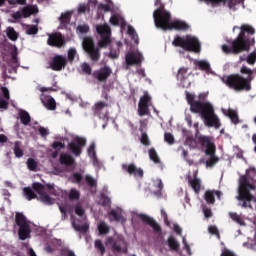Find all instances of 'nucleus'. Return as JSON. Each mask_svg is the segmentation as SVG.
Segmentation results:
<instances>
[{
	"mask_svg": "<svg viewBox=\"0 0 256 256\" xmlns=\"http://www.w3.org/2000/svg\"><path fill=\"white\" fill-rule=\"evenodd\" d=\"M80 197H81V192H79V190L75 188H72L68 193L69 201H79Z\"/></svg>",
	"mask_w": 256,
	"mask_h": 256,
	"instance_id": "72a5a7b5",
	"label": "nucleus"
},
{
	"mask_svg": "<svg viewBox=\"0 0 256 256\" xmlns=\"http://www.w3.org/2000/svg\"><path fill=\"white\" fill-rule=\"evenodd\" d=\"M240 73L241 74L234 73L224 76L222 81L228 89H231L236 93H243V91L249 93V91L253 89L251 83H253V79H255L254 75H256V68L251 69L247 66H242L240 68Z\"/></svg>",
	"mask_w": 256,
	"mask_h": 256,
	"instance_id": "f03ea898",
	"label": "nucleus"
},
{
	"mask_svg": "<svg viewBox=\"0 0 256 256\" xmlns=\"http://www.w3.org/2000/svg\"><path fill=\"white\" fill-rule=\"evenodd\" d=\"M110 231H111V227H109L108 224L105 223L104 221L98 224L99 235H107L108 233H110Z\"/></svg>",
	"mask_w": 256,
	"mask_h": 256,
	"instance_id": "7c9ffc66",
	"label": "nucleus"
},
{
	"mask_svg": "<svg viewBox=\"0 0 256 256\" xmlns=\"http://www.w3.org/2000/svg\"><path fill=\"white\" fill-rule=\"evenodd\" d=\"M188 71H189V68H186V67L180 68L178 70L176 79L178 81H181V83H183V81H185V79H187V77H189Z\"/></svg>",
	"mask_w": 256,
	"mask_h": 256,
	"instance_id": "c756f323",
	"label": "nucleus"
},
{
	"mask_svg": "<svg viewBox=\"0 0 256 256\" xmlns=\"http://www.w3.org/2000/svg\"><path fill=\"white\" fill-rule=\"evenodd\" d=\"M95 247L100 251L101 255H105V246L100 239L95 241Z\"/></svg>",
	"mask_w": 256,
	"mask_h": 256,
	"instance_id": "6e6d98bb",
	"label": "nucleus"
},
{
	"mask_svg": "<svg viewBox=\"0 0 256 256\" xmlns=\"http://www.w3.org/2000/svg\"><path fill=\"white\" fill-rule=\"evenodd\" d=\"M47 44L51 47H62L63 35L61 33L49 34Z\"/></svg>",
	"mask_w": 256,
	"mask_h": 256,
	"instance_id": "5701e85b",
	"label": "nucleus"
},
{
	"mask_svg": "<svg viewBox=\"0 0 256 256\" xmlns=\"http://www.w3.org/2000/svg\"><path fill=\"white\" fill-rule=\"evenodd\" d=\"M164 140L168 145H173V143H175V137L169 132L164 134Z\"/></svg>",
	"mask_w": 256,
	"mask_h": 256,
	"instance_id": "603ef678",
	"label": "nucleus"
},
{
	"mask_svg": "<svg viewBox=\"0 0 256 256\" xmlns=\"http://www.w3.org/2000/svg\"><path fill=\"white\" fill-rule=\"evenodd\" d=\"M33 189L38 193V201H41L44 205H53L55 203V200L45 193V186L40 183H34Z\"/></svg>",
	"mask_w": 256,
	"mask_h": 256,
	"instance_id": "4468645a",
	"label": "nucleus"
},
{
	"mask_svg": "<svg viewBox=\"0 0 256 256\" xmlns=\"http://www.w3.org/2000/svg\"><path fill=\"white\" fill-rule=\"evenodd\" d=\"M82 71L86 75H91V71H92L91 66L89 64H87V63H83L82 64Z\"/></svg>",
	"mask_w": 256,
	"mask_h": 256,
	"instance_id": "69168bd1",
	"label": "nucleus"
},
{
	"mask_svg": "<svg viewBox=\"0 0 256 256\" xmlns=\"http://www.w3.org/2000/svg\"><path fill=\"white\" fill-rule=\"evenodd\" d=\"M229 217L230 219H232V221H235V223H238V225H245V221L243 220V218H241L239 214L235 212H230Z\"/></svg>",
	"mask_w": 256,
	"mask_h": 256,
	"instance_id": "ea45409f",
	"label": "nucleus"
},
{
	"mask_svg": "<svg viewBox=\"0 0 256 256\" xmlns=\"http://www.w3.org/2000/svg\"><path fill=\"white\" fill-rule=\"evenodd\" d=\"M113 73V70H111V67L104 66L100 68L99 70H96L93 72L94 79H97L100 83H106L109 77H111V74Z\"/></svg>",
	"mask_w": 256,
	"mask_h": 256,
	"instance_id": "2eb2a0df",
	"label": "nucleus"
},
{
	"mask_svg": "<svg viewBox=\"0 0 256 256\" xmlns=\"http://www.w3.org/2000/svg\"><path fill=\"white\" fill-rule=\"evenodd\" d=\"M19 117L23 125H29V123H31V116H29L27 111L20 110Z\"/></svg>",
	"mask_w": 256,
	"mask_h": 256,
	"instance_id": "2f4dec72",
	"label": "nucleus"
},
{
	"mask_svg": "<svg viewBox=\"0 0 256 256\" xmlns=\"http://www.w3.org/2000/svg\"><path fill=\"white\" fill-rule=\"evenodd\" d=\"M64 64L65 57L57 55L49 62L47 69H52L53 71H61V69H63Z\"/></svg>",
	"mask_w": 256,
	"mask_h": 256,
	"instance_id": "4be33fe9",
	"label": "nucleus"
},
{
	"mask_svg": "<svg viewBox=\"0 0 256 256\" xmlns=\"http://www.w3.org/2000/svg\"><path fill=\"white\" fill-rule=\"evenodd\" d=\"M202 211L206 219H210V217H213V211L211 210V208L207 206H202Z\"/></svg>",
	"mask_w": 256,
	"mask_h": 256,
	"instance_id": "052dcab7",
	"label": "nucleus"
},
{
	"mask_svg": "<svg viewBox=\"0 0 256 256\" xmlns=\"http://www.w3.org/2000/svg\"><path fill=\"white\" fill-rule=\"evenodd\" d=\"M74 213L78 215L84 223L87 221V215H85V209L81 203H77L74 206Z\"/></svg>",
	"mask_w": 256,
	"mask_h": 256,
	"instance_id": "cd10ccee",
	"label": "nucleus"
},
{
	"mask_svg": "<svg viewBox=\"0 0 256 256\" xmlns=\"http://www.w3.org/2000/svg\"><path fill=\"white\" fill-rule=\"evenodd\" d=\"M94 117H99L100 119H109V103L104 101L96 102L92 107Z\"/></svg>",
	"mask_w": 256,
	"mask_h": 256,
	"instance_id": "9b49d317",
	"label": "nucleus"
},
{
	"mask_svg": "<svg viewBox=\"0 0 256 256\" xmlns=\"http://www.w3.org/2000/svg\"><path fill=\"white\" fill-rule=\"evenodd\" d=\"M109 216L113 217L114 221H124L123 215L121 212H117L116 210H111L109 212Z\"/></svg>",
	"mask_w": 256,
	"mask_h": 256,
	"instance_id": "a18cd8bd",
	"label": "nucleus"
},
{
	"mask_svg": "<svg viewBox=\"0 0 256 256\" xmlns=\"http://www.w3.org/2000/svg\"><path fill=\"white\" fill-rule=\"evenodd\" d=\"M140 141L142 145H145L146 147H149V145H151V142L149 141V136L147 135V133H142Z\"/></svg>",
	"mask_w": 256,
	"mask_h": 256,
	"instance_id": "680f3d73",
	"label": "nucleus"
},
{
	"mask_svg": "<svg viewBox=\"0 0 256 256\" xmlns=\"http://www.w3.org/2000/svg\"><path fill=\"white\" fill-rule=\"evenodd\" d=\"M29 171H37L39 169V163L33 158H29L26 162Z\"/></svg>",
	"mask_w": 256,
	"mask_h": 256,
	"instance_id": "c9c22d12",
	"label": "nucleus"
},
{
	"mask_svg": "<svg viewBox=\"0 0 256 256\" xmlns=\"http://www.w3.org/2000/svg\"><path fill=\"white\" fill-rule=\"evenodd\" d=\"M72 227L77 231L78 233H81L82 235H85L89 231V224L85 222L84 224H79L77 220L72 221Z\"/></svg>",
	"mask_w": 256,
	"mask_h": 256,
	"instance_id": "bb28decb",
	"label": "nucleus"
},
{
	"mask_svg": "<svg viewBox=\"0 0 256 256\" xmlns=\"http://www.w3.org/2000/svg\"><path fill=\"white\" fill-rule=\"evenodd\" d=\"M52 88H45L41 87L39 90L41 91L42 95H40V100L44 107L48 109V111H55L57 108V102L55 99L50 95H47V91H51Z\"/></svg>",
	"mask_w": 256,
	"mask_h": 256,
	"instance_id": "f8f14e48",
	"label": "nucleus"
},
{
	"mask_svg": "<svg viewBox=\"0 0 256 256\" xmlns=\"http://www.w3.org/2000/svg\"><path fill=\"white\" fill-rule=\"evenodd\" d=\"M35 13H39V8H37V6H26L22 9V11L13 13L12 17L17 21L22 19V17L27 19V17H31V15H35Z\"/></svg>",
	"mask_w": 256,
	"mask_h": 256,
	"instance_id": "dca6fc26",
	"label": "nucleus"
},
{
	"mask_svg": "<svg viewBox=\"0 0 256 256\" xmlns=\"http://www.w3.org/2000/svg\"><path fill=\"white\" fill-rule=\"evenodd\" d=\"M14 155L18 158L23 157V150L21 149V142H16L14 145Z\"/></svg>",
	"mask_w": 256,
	"mask_h": 256,
	"instance_id": "49530a36",
	"label": "nucleus"
},
{
	"mask_svg": "<svg viewBox=\"0 0 256 256\" xmlns=\"http://www.w3.org/2000/svg\"><path fill=\"white\" fill-rule=\"evenodd\" d=\"M23 193L27 201H31V199H35V197H37V195H35V192L31 190V188H24Z\"/></svg>",
	"mask_w": 256,
	"mask_h": 256,
	"instance_id": "37998d69",
	"label": "nucleus"
},
{
	"mask_svg": "<svg viewBox=\"0 0 256 256\" xmlns=\"http://www.w3.org/2000/svg\"><path fill=\"white\" fill-rule=\"evenodd\" d=\"M220 256H236V255H235V252H233V251H231V250L225 248V249L222 251V253H221Z\"/></svg>",
	"mask_w": 256,
	"mask_h": 256,
	"instance_id": "774afa93",
	"label": "nucleus"
},
{
	"mask_svg": "<svg viewBox=\"0 0 256 256\" xmlns=\"http://www.w3.org/2000/svg\"><path fill=\"white\" fill-rule=\"evenodd\" d=\"M155 7H158V8L154 11L153 17H154V23L157 27V23H161L163 21V17L165 13H169V12L165 10V4H163L161 0L155 1Z\"/></svg>",
	"mask_w": 256,
	"mask_h": 256,
	"instance_id": "a211bd4d",
	"label": "nucleus"
},
{
	"mask_svg": "<svg viewBox=\"0 0 256 256\" xmlns=\"http://www.w3.org/2000/svg\"><path fill=\"white\" fill-rule=\"evenodd\" d=\"M85 182L87 183L88 187H97V180H95V178L89 174L85 176Z\"/></svg>",
	"mask_w": 256,
	"mask_h": 256,
	"instance_id": "de8ad7c7",
	"label": "nucleus"
},
{
	"mask_svg": "<svg viewBox=\"0 0 256 256\" xmlns=\"http://www.w3.org/2000/svg\"><path fill=\"white\" fill-rule=\"evenodd\" d=\"M77 31H79V33H81L82 35H85V34L89 33V31H90L89 25H87V24L78 25Z\"/></svg>",
	"mask_w": 256,
	"mask_h": 256,
	"instance_id": "4d7b16f0",
	"label": "nucleus"
},
{
	"mask_svg": "<svg viewBox=\"0 0 256 256\" xmlns=\"http://www.w3.org/2000/svg\"><path fill=\"white\" fill-rule=\"evenodd\" d=\"M82 47L87 55H89L91 61L94 63H97V61L101 59V52L99 51L98 47H95V40H93V37H84Z\"/></svg>",
	"mask_w": 256,
	"mask_h": 256,
	"instance_id": "1a4fd4ad",
	"label": "nucleus"
},
{
	"mask_svg": "<svg viewBox=\"0 0 256 256\" xmlns=\"http://www.w3.org/2000/svg\"><path fill=\"white\" fill-rule=\"evenodd\" d=\"M190 187L195 191V193H199L201 191V180L199 178H194L189 181Z\"/></svg>",
	"mask_w": 256,
	"mask_h": 256,
	"instance_id": "f704fd0d",
	"label": "nucleus"
},
{
	"mask_svg": "<svg viewBox=\"0 0 256 256\" xmlns=\"http://www.w3.org/2000/svg\"><path fill=\"white\" fill-rule=\"evenodd\" d=\"M149 113V105L138 104V115L140 117H145V115H149Z\"/></svg>",
	"mask_w": 256,
	"mask_h": 256,
	"instance_id": "4c0bfd02",
	"label": "nucleus"
},
{
	"mask_svg": "<svg viewBox=\"0 0 256 256\" xmlns=\"http://www.w3.org/2000/svg\"><path fill=\"white\" fill-rule=\"evenodd\" d=\"M87 146V138L75 136L71 142L68 143L67 149L71 154H65V171H75L77 162L75 157H81L83 148Z\"/></svg>",
	"mask_w": 256,
	"mask_h": 256,
	"instance_id": "39448f33",
	"label": "nucleus"
},
{
	"mask_svg": "<svg viewBox=\"0 0 256 256\" xmlns=\"http://www.w3.org/2000/svg\"><path fill=\"white\" fill-rule=\"evenodd\" d=\"M172 45L174 47H181V49H184V51H188L189 53H201V43L199 42V39L191 35L183 37L179 35L175 36Z\"/></svg>",
	"mask_w": 256,
	"mask_h": 256,
	"instance_id": "423d86ee",
	"label": "nucleus"
},
{
	"mask_svg": "<svg viewBox=\"0 0 256 256\" xmlns=\"http://www.w3.org/2000/svg\"><path fill=\"white\" fill-rule=\"evenodd\" d=\"M185 145L188 147H195V138L188 136L185 140Z\"/></svg>",
	"mask_w": 256,
	"mask_h": 256,
	"instance_id": "338daca9",
	"label": "nucleus"
},
{
	"mask_svg": "<svg viewBox=\"0 0 256 256\" xmlns=\"http://www.w3.org/2000/svg\"><path fill=\"white\" fill-rule=\"evenodd\" d=\"M68 181H70V183H74L75 185H81V183H83V174H81V172H74L68 177Z\"/></svg>",
	"mask_w": 256,
	"mask_h": 256,
	"instance_id": "c85d7f7f",
	"label": "nucleus"
},
{
	"mask_svg": "<svg viewBox=\"0 0 256 256\" xmlns=\"http://www.w3.org/2000/svg\"><path fill=\"white\" fill-rule=\"evenodd\" d=\"M52 147L54 149V152L52 154L53 159H57V157H60V163L62 165H64L65 164V154L63 153V149H64L63 143L54 142L52 144Z\"/></svg>",
	"mask_w": 256,
	"mask_h": 256,
	"instance_id": "412c9836",
	"label": "nucleus"
},
{
	"mask_svg": "<svg viewBox=\"0 0 256 256\" xmlns=\"http://www.w3.org/2000/svg\"><path fill=\"white\" fill-rule=\"evenodd\" d=\"M168 247L171 249V251H179V242L175 239V237L170 236L167 240Z\"/></svg>",
	"mask_w": 256,
	"mask_h": 256,
	"instance_id": "473e14b6",
	"label": "nucleus"
},
{
	"mask_svg": "<svg viewBox=\"0 0 256 256\" xmlns=\"http://www.w3.org/2000/svg\"><path fill=\"white\" fill-rule=\"evenodd\" d=\"M151 103V96H149V93H144V95L140 98V101L138 104L140 105H149Z\"/></svg>",
	"mask_w": 256,
	"mask_h": 256,
	"instance_id": "09e8293b",
	"label": "nucleus"
},
{
	"mask_svg": "<svg viewBox=\"0 0 256 256\" xmlns=\"http://www.w3.org/2000/svg\"><path fill=\"white\" fill-rule=\"evenodd\" d=\"M125 69L129 70V67L138 66L141 67V63H143V55L137 52H127L125 55Z\"/></svg>",
	"mask_w": 256,
	"mask_h": 256,
	"instance_id": "ddd939ff",
	"label": "nucleus"
},
{
	"mask_svg": "<svg viewBox=\"0 0 256 256\" xmlns=\"http://www.w3.org/2000/svg\"><path fill=\"white\" fill-rule=\"evenodd\" d=\"M107 243L112 244V251L116 253H121V244L125 243V240L123 238H118L117 240H114L113 237L107 238Z\"/></svg>",
	"mask_w": 256,
	"mask_h": 256,
	"instance_id": "a878e982",
	"label": "nucleus"
},
{
	"mask_svg": "<svg viewBox=\"0 0 256 256\" xmlns=\"http://www.w3.org/2000/svg\"><path fill=\"white\" fill-rule=\"evenodd\" d=\"M39 30L37 29V26H29L26 30L27 35H37V32Z\"/></svg>",
	"mask_w": 256,
	"mask_h": 256,
	"instance_id": "0e129e2a",
	"label": "nucleus"
},
{
	"mask_svg": "<svg viewBox=\"0 0 256 256\" xmlns=\"http://www.w3.org/2000/svg\"><path fill=\"white\" fill-rule=\"evenodd\" d=\"M163 21L157 23V28L163 31H189V24L183 20H173L171 21V13H165L162 16Z\"/></svg>",
	"mask_w": 256,
	"mask_h": 256,
	"instance_id": "0eeeda50",
	"label": "nucleus"
},
{
	"mask_svg": "<svg viewBox=\"0 0 256 256\" xmlns=\"http://www.w3.org/2000/svg\"><path fill=\"white\" fill-rule=\"evenodd\" d=\"M228 117H229V119H231V121L234 125H237V123H239V115L237 114V111H235L233 109H229Z\"/></svg>",
	"mask_w": 256,
	"mask_h": 256,
	"instance_id": "a19ab883",
	"label": "nucleus"
},
{
	"mask_svg": "<svg viewBox=\"0 0 256 256\" xmlns=\"http://www.w3.org/2000/svg\"><path fill=\"white\" fill-rule=\"evenodd\" d=\"M246 63H248V65H255V63H256V51L251 52L247 56Z\"/></svg>",
	"mask_w": 256,
	"mask_h": 256,
	"instance_id": "3c124183",
	"label": "nucleus"
},
{
	"mask_svg": "<svg viewBox=\"0 0 256 256\" xmlns=\"http://www.w3.org/2000/svg\"><path fill=\"white\" fill-rule=\"evenodd\" d=\"M127 33L131 37V39L134 40V43H139V35H137V32L135 31V28H133V26H128Z\"/></svg>",
	"mask_w": 256,
	"mask_h": 256,
	"instance_id": "79ce46f5",
	"label": "nucleus"
},
{
	"mask_svg": "<svg viewBox=\"0 0 256 256\" xmlns=\"http://www.w3.org/2000/svg\"><path fill=\"white\" fill-rule=\"evenodd\" d=\"M137 217H138V219L142 220V223L152 227V229L155 233H161V231H162L161 225H159V223H157V221H155V219L151 218V216H149L147 214H138Z\"/></svg>",
	"mask_w": 256,
	"mask_h": 256,
	"instance_id": "6ab92c4d",
	"label": "nucleus"
},
{
	"mask_svg": "<svg viewBox=\"0 0 256 256\" xmlns=\"http://www.w3.org/2000/svg\"><path fill=\"white\" fill-rule=\"evenodd\" d=\"M19 65V59L17 58V48H14V52H12V60L10 62V67L13 69H17Z\"/></svg>",
	"mask_w": 256,
	"mask_h": 256,
	"instance_id": "c03bdc74",
	"label": "nucleus"
},
{
	"mask_svg": "<svg viewBox=\"0 0 256 256\" xmlns=\"http://www.w3.org/2000/svg\"><path fill=\"white\" fill-rule=\"evenodd\" d=\"M87 151L89 157H91L92 159H96L97 152H95V143L90 144Z\"/></svg>",
	"mask_w": 256,
	"mask_h": 256,
	"instance_id": "bf43d9fd",
	"label": "nucleus"
},
{
	"mask_svg": "<svg viewBox=\"0 0 256 256\" xmlns=\"http://www.w3.org/2000/svg\"><path fill=\"white\" fill-rule=\"evenodd\" d=\"M6 35L8 39H10L11 41H17V37H19V35L17 34L13 27H8L6 29Z\"/></svg>",
	"mask_w": 256,
	"mask_h": 256,
	"instance_id": "e433bc0d",
	"label": "nucleus"
},
{
	"mask_svg": "<svg viewBox=\"0 0 256 256\" xmlns=\"http://www.w3.org/2000/svg\"><path fill=\"white\" fill-rule=\"evenodd\" d=\"M16 225L19 227L18 235L19 239L22 241H25V239H29L31 237V227H33V224L31 222L27 221V218L23 213H16Z\"/></svg>",
	"mask_w": 256,
	"mask_h": 256,
	"instance_id": "6e6552de",
	"label": "nucleus"
},
{
	"mask_svg": "<svg viewBox=\"0 0 256 256\" xmlns=\"http://www.w3.org/2000/svg\"><path fill=\"white\" fill-rule=\"evenodd\" d=\"M123 171H126V173H129L130 175H133V177H136L137 179H143V175H145V172H143L142 168H138L135 164H122Z\"/></svg>",
	"mask_w": 256,
	"mask_h": 256,
	"instance_id": "aec40b11",
	"label": "nucleus"
},
{
	"mask_svg": "<svg viewBox=\"0 0 256 256\" xmlns=\"http://www.w3.org/2000/svg\"><path fill=\"white\" fill-rule=\"evenodd\" d=\"M101 203L102 207H108V205H111V198L105 194H101Z\"/></svg>",
	"mask_w": 256,
	"mask_h": 256,
	"instance_id": "13d9d810",
	"label": "nucleus"
},
{
	"mask_svg": "<svg viewBox=\"0 0 256 256\" xmlns=\"http://www.w3.org/2000/svg\"><path fill=\"white\" fill-rule=\"evenodd\" d=\"M96 31L100 34L98 47L100 49L109 47V45H111V28H109V26L99 25L97 26Z\"/></svg>",
	"mask_w": 256,
	"mask_h": 256,
	"instance_id": "9d476101",
	"label": "nucleus"
},
{
	"mask_svg": "<svg viewBox=\"0 0 256 256\" xmlns=\"http://www.w3.org/2000/svg\"><path fill=\"white\" fill-rule=\"evenodd\" d=\"M209 160L206 161L207 167H213L216 163H218L219 158L215 157L214 155H209Z\"/></svg>",
	"mask_w": 256,
	"mask_h": 256,
	"instance_id": "864d4df0",
	"label": "nucleus"
},
{
	"mask_svg": "<svg viewBox=\"0 0 256 256\" xmlns=\"http://www.w3.org/2000/svg\"><path fill=\"white\" fill-rule=\"evenodd\" d=\"M255 28L249 24H243L240 27V33L232 41L231 46L224 44L222 45V51L226 55H239V53H245L251 49V45H255Z\"/></svg>",
	"mask_w": 256,
	"mask_h": 256,
	"instance_id": "7ed1b4c3",
	"label": "nucleus"
},
{
	"mask_svg": "<svg viewBox=\"0 0 256 256\" xmlns=\"http://www.w3.org/2000/svg\"><path fill=\"white\" fill-rule=\"evenodd\" d=\"M198 67H199V69H201V71H209V69H211V65L209 64V62H207L205 60L199 61Z\"/></svg>",
	"mask_w": 256,
	"mask_h": 256,
	"instance_id": "8fccbe9b",
	"label": "nucleus"
},
{
	"mask_svg": "<svg viewBox=\"0 0 256 256\" xmlns=\"http://www.w3.org/2000/svg\"><path fill=\"white\" fill-rule=\"evenodd\" d=\"M9 105V89L2 87L0 92V109L5 110Z\"/></svg>",
	"mask_w": 256,
	"mask_h": 256,
	"instance_id": "393cba45",
	"label": "nucleus"
},
{
	"mask_svg": "<svg viewBox=\"0 0 256 256\" xmlns=\"http://www.w3.org/2000/svg\"><path fill=\"white\" fill-rule=\"evenodd\" d=\"M186 101L190 105L191 113L200 115L206 127H214L215 129L221 127V122L217 114H215L213 104L209 101H202L201 94L199 95V99H196L195 94L186 91Z\"/></svg>",
	"mask_w": 256,
	"mask_h": 256,
	"instance_id": "f257e3e1",
	"label": "nucleus"
},
{
	"mask_svg": "<svg viewBox=\"0 0 256 256\" xmlns=\"http://www.w3.org/2000/svg\"><path fill=\"white\" fill-rule=\"evenodd\" d=\"M149 157L153 163H161V159L159 158V154H157V150H155V148H151L149 150Z\"/></svg>",
	"mask_w": 256,
	"mask_h": 256,
	"instance_id": "58836bf2",
	"label": "nucleus"
},
{
	"mask_svg": "<svg viewBox=\"0 0 256 256\" xmlns=\"http://www.w3.org/2000/svg\"><path fill=\"white\" fill-rule=\"evenodd\" d=\"M256 183V169L250 168L246 171V175H243L240 177L239 182V201H243L242 207L247 209H253V206L251 205V201H255V196L251 194V191H255L256 187L254 184Z\"/></svg>",
	"mask_w": 256,
	"mask_h": 256,
	"instance_id": "20e7f679",
	"label": "nucleus"
},
{
	"mask_svg": "<svg viewBox=\"0 0 256 256\" xmlns=\"http://www.w3.org/2000/svg\"><path fill=\"white\" fill-rule=\"evenodd\" d=\"M77 56V50L75 48H71L68 50V61L73 63L75 61V57Z\"/></svg>",
	"mask_w": 256,
	"mask_h": 256,
	"instance_id": "5fc2aeb1",
	"label": "nucleus"
},
{
	"mask_svg": "<svg viewBox=\"0 0 256 256\" xmlns=\"http://www.w3.org/2000/svg\"><path fill=\"white\" fill-rule=\"evenodd\" d=\"M121 21V18L118 15H112L110 18L111 25H114V27H117Z\"/></svg>",
	"mask_w": 256,
	"mask_h": 256,
	"instance_id": "e2e57ef3",
	"label": "nucleus"
},
{
	"mask_svg": "<svg viewBox=\"0 0 256 256\" xmlns=\"http://www.w3.org/2000/svg\"><path fill=\"white\" fill-rule=\"evenodd\" d=\"M215 195L217 199H221V191L219 190H207L204 194V199L208 205H215Z\"/></svg>",
	"mask_w": 256,
	"mask_h": 256,
	"instance_id": "b1692460",
	"label": "nucleus"
},
{
	"mask_svg": "<svg viewBox=\"0 0 256 256\" xmlns=\"http://www.w3.org/2000/svg\"><path fill=\"white\" fill-rule=\"evenodd\" d=\"M199 143L202 147H206V155H215V151L217 150L215 143L209 136H200L198 137Z\"/></svg>",
	"mask_w": 256,
	"mask_h": 256,
	"instance_id": "f3484780",
	"label": "nucleus"
}]
</instances>
